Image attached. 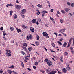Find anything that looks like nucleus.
I'll list each match as a JSON object with an SVG mask.
<instances>
[{
    "instance_id": "3c124183",
    "label": "nucleus",
    "mask_w": 74,
    "mask_h": 74,
    "mask_svg": "<svg viewBox=\"0 0 74 74\" xmlns=\"http://www.w3.org/2000/svg\"><path fill=\"white\" fill-rule=\"evenodd\" d=\"M74 3H72L71 4V7H74Z\"/></svg>"
},
{
    "instance_id": "6ab92c4d",
    "label": "nucleus",
    "mask_w": 74,
    "mask_h": 74,
    "mask_svg": "<svg viewBox=\"0 0 74 74\" xmlns=\"http://www.w3.org/2000/svg\"><path fill=\"white\" fill-rule=\"evenodd\" d=\"M14 19H16V18H17V16L16 14H14L13 15Z\"/></svg>"
},
{
    "instance_id": "8fccbe9b",
    "label": "nucleus",
    "mask_w": 74,
    "mask_h": 74,
    "mask_svg": "<svg viewBox=\"0 0 74 74\" xmlns=\"http://www.w3.org/2000/svg\"><path fill=\"white\" fill-rule=\"evenodd\" d=\"M50 51H51V52H55V51H54L53 50H52L51 49H50Z\"/></svg>"
},
{
    "instance_id": "49530a36",
    "label": "nucleus",
    "mask_w": 74,
    "mask_h": 74,
    "mask_svg": "<svg viewBox=\"0 0 74 74\" xmlns=\"http://www.w3.org/2000/svg\"><path fill=\"white\" fill-rule=\"evenodd\" d=\"M48 59L47 58L46 59H45L44 60V61L45 62H48Z\"/></svg>"
},
{
    "instance_id": "f8f14e48",
    "label": "nucleus",
    "mask_w": 74,
    "mask_h": 74,
    "mask_svg": "<svg viewBox=\"0 0 74 74\" xmlns=\"http://www.w3.org/2000/svg\"><path fill=\"white\" fill-rule=\"evenodd\" d=\"M30 30L32 32H34V29L33 27H30Z\"/></svg>"
},
{
    "instance_id": "f3484780",
    "label": "nucleus",
    "mask_w": 74,
    "mask_h": 74,
    "mask_svg": "<svg viewBox=\"0 0 74 74\" xmlns=\"http://www.w3.org/2000/svg\"><path fill=\"white\" fill-rule=\"evenodd\" d=\"M66 69L67 70H68V71H70V70H71V68L69 66H67L66 67Z\"/></svg>"
},
{
    "instance_id": "0e129e2a",
    "label": "nucleus",
    "mask_w": 74,
    "mask_h": 74,
    "mask_svg": "<svg viewBox=\"0 0 74 74\" xmlns=\"http://www.w3.org/2000/svg\"><path fill=\"white\" fill-rule=\"evenodd\" d=\"M57 13L58 14H59L60 15V14H61L60 13V12L59 11H57Z\"/></svg>"
},
{
    "instance_id": "a878e982",
    "label": "nucleus",
    "mask_w": 74,
    "mask_h": 74,
    "mask_svg": "<svg viewBox=\"0 0 74 74\" xmlns=\"http://www.w3.org/2000/svg\"><path fill=\"white\" fill-rule=\"evenodd\" d=\"M9 68H11V69H14L15 66L14 65H12L10 67H9Z\"/></svg>"
},
{
    "instance_id": "dca6fc26",
    "label": "nucleus",
    "mask_w": 74,
    "mask_h": 74,
    "mask_svg": "<svg viewBox=\"0 0 74 74\" xmlns=\"http://www.w3.org/2000/svg\"><path fill=\"white\" fill-rule=\"evenodd\" d=\"M37 21L36 19H33L32 20L31 22H32V23H36V22Z\"/></svg>"
},
{
    "instance_id": "412c9836",
    "label": "nucleus",
    "mask_w": 74,
    "mask_h": 74,
    "mask_svg": "<svg viewBox=\"0 0 74 74\" xmlns=\"http://www.w3.org/2000/svg\"><path fill=\"white\" fill-rule=\"evenodd\" d=\"M22 48L24 49V50L26 51H27V49L26 48V47H25L24 46H23L22 47Z\"/></svg>"
},
{
    "instance_id": "c756f323",
    "label": "nucleus",
    "mask_w": 74,
    "mask_h": 74,
    "mask_svg": "<svg viewBox=\"0 0 74 74\" xmlns=\"http://www.w3.org/2000/svg\"><path fill=\"white\" fill-rule=\"evenodd\" d=\"M57 43L60 45H62V43H61V42H60V41H59L57 42Z\"/></svg>"
},
{
    "instance_id": "69168bd1",
    "label": "nucleus",
    "mask_w": 74,
    "mask_h": 74,
    "mask_svg": "<svg viewBox=\"0 0 74 74\" xmlns=\"http://www.w3.org/2000/svg\"><path fill=\"white\" fill-rule=\"evenodd\" d=\"M13 12V11H10V15H12V14Z\"/></svg>"
},
{
    "instance_id": "c85d7f7f",
    "label": "nucleus",
    "mask_w": 74,
    "mask_h": 74,
    "mask_svg": "<svg viewBox=\"0 0 74 74\" xmlns=\"http://www.w3.org/2000/svg\"><path fill=\"white\" fill-rule=\"evenodd\" d=\"M23 46H25V47H27V43H25L23 44Z\"/></svg>"
},
{
    "instance_id": "79ce46f5",
    "label": "nucleus",
    "mask_w": 74,
    "mask_h": 74,
    "mask_svg": "<svg viewBox=\"0 0 74 74\" xmlns=\"http://www.w3.org/2000/svg\"><path fill=\"white\" fill-rule=\"evenodd\" d=\"M29 37L30 39H32V35L31 34L29 35Z\"/></svg>"
},
{
    "instance_id": "603ef678",
    "label": "nucleus",
    "mask_w": 74,
    "mask_h": 74,
    "mask_svg": "<svg viewBox=\"0 0 74 74\" xmlns=\"http://www.w3.org/2000/svg\"><path fill=\"white\" fill-rule=\"evenodd\" d=\"M14 42H15V41H14V40H12L11 41V43H14Z\"/></svg>"
},
{
    "instance_id": "338daca9",
    "label": "nucleus",
    "mask_w": 74,
    "mask_h": 74,
    "mask_svg": "<svg viewBox=\"0 0 74 74\" xmlns=\"http://www.w3.org/2000/svg\"><path fill=\"white\" fill-rule=\"evenodd\" d=\"M33 69H35V70H36V67L35 66H33Z\"/></svg>"
},
{
    "instance_id": "2eb2a0df",
    "label": "nucleus",
    "mask_w": 74,
    "mask_h": 74,
    "mask_svg": "<svg viewBox=\"0 0 74 74\" xmlns=\"http://www.w3.org/2000/svg\"><path fill=\"white\" fill-rule=\"evenodd\" d=\"M7 71L9 73V74H11L12 73V71L10 70H7Z\"/></svg>"
},
{
    "instance_id": "6e6d98bb",
    "label": "nucleus",
    "mask_w": 74,
    "mask_h": 74,
    "mask_svg": "<svg viewBox=\"0 0 74 74\" xmlns=\"http://www.w3.org/2000/svg\"><path fill=\"white\" fill-rule=\"evenodd\" d=\"M3 47H4V46H5V43H3Z\"/></svg>"
},
{
    "instance_id": "2f4dec72",
    "label": "nucleus",
    "mask_w": 74,
    "mask_h": 74,
    "mask_svg": "<svg viewBox=\"0 0 74 74\" xmlns=\"http://www.w3.org/2000/svg\"><path fill=\"white\" fill-rule=\"evenodd\" d=\"M63 58L62 57H60V60L62 62H63Z\"/></svg>"
},
{
    "instance_id": "aec40b11",
    "label": "nucleus",
    "mask_w": 74,
    "mask_h": 74,
    "mask_svg": "<svg viewBox=\"0 0 74 74\" xmlns=\"http://www.w3.org/2000/svg\"><path fill=\"white\" fill-rule=\"evenodd\" d=\"M61 12L62 14H66V12L64 10H61Z\"/></svg>"
},
{
    "instance_id": "ea45409f",
    "label": "nucleus",
    "mask_w": 74,
    "mask_h": 74,
    "mask_svg": "<svg viewBox=\"0 0 74 74\" xmlns=\"http://www.w3.org/2000/svg\"><path fill=\"white\" fill-rule=\"evenodd\" d=\"M6 51L7 52H9V53H11V52L10 50H6Z\"/></svg>"
},
{
    "instance_id": "bb28decb",
    "label": "nucleus",
    "mask_w": 74,
    "mask_h": 74,
    "mask_svg": "<svg viewBox=\"0 0 74 74\" xmlns=\"http://www.w3.org/2000/svg\"><path fill=\"white\" fill-rule=\"evenodd\" d=\"M72 40H73V38H71L69 39V43H71V41H72Z\"/></svg>"
},
{
    "instance_id": "13d9d810",
    "label": "nucleus",
    "mask_w": 74,
    "mask_h": 74,
    "mask_svg": "<svg viewBox=\"0 0 74 74\" xmlns=\"http://www.w3.org/2000/svg\"><path fill=\"white\" fill-rule=\"evenodd\" d=\"M27 40H29V36H27Z\"/></svg>"
},
{
    "instance_id": "4c0bfd02",
    "label": "nucleus",
    "mask_w": 74,
    "mask_h": 74,
    "mask_svg": "<svg viewBox=\"0 0 74 74\" xmlns=\"http://www.w3.org/2000/svg\"><path fill=\"white\" fill-rule=\"evenodd\" d=\"M37 38V40H39V38H40V36H38V35H37L36 36Z\"/></svg>"
},
{
    "instance_id": "bf43d9fd",
    "label": "nucleus",
    "mask_w": 74,
    "mask_h": 74,
    "mask_svg": "<svg viewBox=\"0 0 74 74\" xmlns=\"http://www.w3.org/2000/svg\"><path fill=\"white\" fill-rule=\"evenodd\" d=\"M16 2L17 3H18V4H19V1H18V0H16Z\"/></svg>"
},
{
    "instance_id": "cd10ccee",
    "label": "nucleus",
    "mask_w": 74,
    "mask_h": 74,
    "mask_svg": "<svg viewBox=\"0 0 74 74\" xmlns=\"http://www.w3.org/2000/svg\"><path fill=\"white\" fill-rule=\"evenodd\" d=\"M42 18H44V16L45 14V12L44 11H43L42 12Z\"/></svg>"
},
{
    "instance_id": "393cba45",
    "label": "nucleus",
    "mask_w": 74,
    "mask_h": 74,
    "mask_svg": "<svg viewBox=\"0 0 74 74\" xmlns=\"http://www.w3.org/2000/svg\"><path fill=\"white\" fill-rule=\"evenodd\" d=\"M33 48L31 47H29L28 48V50L29 51H32V49Z\"/></svg>"
},
{
    "instance_id": "c9c22d12",
    "label": "nucleus",
    "mask_w": 74,
    "mask_h": 74,
    "mask_svg": "<svg viewBox=\"0 0 74 74\" xmlns=\"http://www.w3.org/2000/svg\"><path fill=\"white\" fill-rule=\"evenodd\" d=\"M35 44H36V45H37V46H38V45H39V43L38 42H35Z\"/></svg>"
},
{
    "instance_id": "f704fd0d",
    "label": "nucleus",
    "mask_w": 74,
    "mask_h": 74,
    "mask_svg": "<svg viewBox=\"0 0 74 74\" xmlns=\"http://www.w3.org/2000/svg\"><path fill=\"white\" fill-rule=\"evenodd\" d=\"M8 5L9 6H10V7H13V5L11 3L8 4Z\"/></svg>"
},
{
    "instance_id": "ddd939ff",
    "label": "nucleus",
    "mask_w": 74,
    "mask_h": 74,
    "mask_svg": "<svg viewBox=\"0 0 74 74\" xmlns=\"http://www.w3.org/2000/svg\"><path fill=\"white\" fill-rule=\"evenodd\" d=\"M22 12L23 13V14H25L26 12V10L25 9H24L21 10Z\"/></svg>"
},
{
    "instance_id": "774afa93",
    "label": "nucleus",
    "mask_w": 74,
    "mask_h": 74,
    "mask_svg": "<svg viewBox=\"0 0 74 74\" xmlns=\"http://www.w3.org/2000/svg\"><path fill=\"white\" fill-rule=\"evenodd\" d=\"M59 41H63V38L60 39Z\"/></svg>"
},
{
    "instance_id": "58836bf2",
    "label": "nucleus",
    "mask_w": 74,
    "mask_h": 74,
    "mask_svg": "<svg viewBox=\"0 0 74 74\" xmlns=\"http://www.w3.org/2000/svg\"><path fill=\"white\" fill-rule=\"evenodd\" d=\"M71 44V43L69 42V43L68 44V45L67 47V48H69V47H70V46Z\"/></svg>"
},
{
    "instance_id": "473e14b6",
    "label": "nucleus",
    "mask_w": 74,
    "mask_h": 74,
    "mask_svg": "<svg viewBox=\"0 0 74 74\" xmlns=\"http://www.w3.org/2000/svg\"><path fill=\"white\" fill-rule=\"evenodd\" d=\"M36 59V58L34 57H33L32 58V60L33 61V60H35Z\"/></svg>"
},
{
    "instance_id": "b1692460",
    "label": "nucleus",
    "mask_w": 74,
    "mask_h": 74,
    "mask_svg": "<svg viewBox=\"0 0 74 74\" xmlns=\"http://www.w3.org/2000/svg\"><path fill=\"white\" fill-rule=\"evenodd\" d=\"M10 29L11 31H13V30H14V28H13L11 27H10Z\"/></svg>"
},
{
    "instance_id": "09e8293b",
    "label": "nucleus",
    "mask_w": 74,
    "mask_h": 74,
    "mask_svg": "<svg viewBox=\"0 0 74 74\" xmlns=\"http://www.w3.org/2000/svg\"><path fill=\"white\" fill-rule=\"evenodd\" d=\"M53 11H54V10L53 9H51V10L50 11L51 12H53Z\"/></svg>"
},
{
    "instance_id": "a211bd4d",
    "label": "nucleus",
    "mask_w": 74,
    "mask_h": 74,
    "mask_svg": "<svg viewBox=\"0 0 74 74\" xmlns=\"http://www.w3.org/2000/svg\"><path fill=\"white\" fill-rule=\"evenodd\" d=\"M36 11L38 12L36 13V14H37L38 15H40V11H39V10H38V9H37L36 10Z\"/></svg>"
},
{
    "instance_id": "052dcab7",
    "label": "nucleus",
    "mask_w": 74,
    "mask_h": 74,
    "mask_svg": "<svg viewBox=\"0 0 74 74\" xmlns=\"http://www.w3.org/2000/svg\"><path fill=\"white\" fill-rule=\"evenodd\" d=\"M38 21L40 22H41V19L40 18L38 19Z\"/></svg>"
},
{
    "instance_id": "39448f33",
    "label": "nucleus",
    "mask_w": 74,
    "mask_h": 74,
    "mask_svg": "<svg viewBox=\"0 0 74 74\" xmlns=\"http://www.w3.org/2000/svg\"><path fill=\"white\" fill-rule=\"evenodd\" d=\"M47 64L48 65V66H51V65H52V61H49L48 60V62L47 63Z\"/></svg>"
},
{
    "instance_id": "1a4fd4ad",
    "label": "nucleus",
    "mask_w": 74,
    "mask_h": 74,
    "mask_svg": "<svg viewBox=\"0 0 74 74\" xmlns=\"http://www.w3.org/2000/svg\"><path fill=\"white\" fill-rule=\"evenodd\" d=\"M64 10L66 12H68V11H70V9H69L67 8H65Z\"/></svg>"
},
{
    "instance_id": "de8ad7c7",
    "label": "nucleus",
    "mask_w": 74,
    "mask_h": 74,
    "mask_svg": "<svg viewBox=\"0 0 74 74\" xmlns=\"http://www.w3.org/2000/svg\"><path fill=\"white\" fill-rule=\"evenodd\" d=\"M21 66H22V67H24V64L22 62H21Z\"/></svg>"
},
{
    "instance_id": "423d86ee",
    "label": "nucleus",
    "mask_w": 74,
    "mask_h": 74,
    "mask_svg": "<svg viewBox=\"0 0 74 74\" xmlns=\"http://www.w3.org/2000/svg\"><path fill=\"white\" fill-rule=\"evenodd\" d=\"M62 71L63 72V73H66L67 72V69L65 68H64L62 69Z\"/></svg>"
},
{
    "instance_id": "4468645a",
    "label": "nucleus",
    "mask_w": 74,
    "mask_h": 74,
    "mask_svg": "<svg viewBox=\"0 0 74 74\" xmlns=\"http://www.w3.org/2000/svg\"><path fill=\"white\" fill-rule=\"evenodd\" d=\"M16 29L17 30V32H18V33H20V32H22L21 30L18 29V28H16Z\"/></svg>"
},
{
    "instance_id": "c03bdc74",
    "label": "nucleus",
    "mask_w": 74,
    "mask_h": 74,
    "mask_svg": "<svg viewBox=\"0 0 74 74\" xmlns=\"http://www.w3.org/2000/svg\"><path fill=\"white\" fill-rule=\"evenodd\" d=\"M60 22H61V23H63V22H64L63 20V19H61L60 20Z\"/></svg>"
},
{
    "instance_id": "37998d69",
    "label": "nucleus",
    "mask_w": 74,
    "mask_h": 74,
    "mask_svg": "<svg viewBox=\"0 0 74 74\" xmlns=\"http://www.w3.org/2000/svg\"><path fill=\"white\" fill-rule=\"evenodd\" d=\"M22 27L23 28V29H25V28H26V26H25V25H23L22 26Z\"/></svg>"
},
{
    "instance_id": "7ed1b4c3",
    "label": "nucleus",
    "mask_w": 74,
    "mask_h": 74,
    "mask_svg": "<svg viewBox=\"0 0 74 74\" xmlns=\"http://www.w3.org/2000/svg\"><path fill=\"white\" fill-rule=\"evenodd\" d=\"M25 59L26 60H29V59H30V57L29 56L27 55H25Z\"/></svg>"
},
{
    "instance_id": "f03ea898",
    "label": "nucleus",
    "mask_w": 74,
    "mask_h": 74,
    "mask_svg": "<svg viewBox=\"0 0 74 74\" xmlns=\"http://www.w3.org/2000/svg\"><path fill=\"white\" fill-rule=\"evenodd\" d=\"M51 69L49 68H48V69H46V72H47L48 74H49V73H50L51 71Z\"/></svg>"
},
{
    "instance_id": "9b49d317",
    "label": "nucleus",
    "mask_w": 74,
    "mask_h": 74,
    "mask_svg": "<svg viewBox=\"0 0 74 74\" xmlns=\"http://www.w3.org/2000/svg\"><path fill=\"white\" fill-rule=\"evenodd\" d=\"M64 31H65V30H64V29H63L61 30H60L59 31V32H60V33H63V32H64Z\"/></svg>"
},
{
    "instance_id": "20e7f679",
    "label": "nucleus",
    "mask_w": 74,
    "mask_h": 74,
    "mask_svg": "<svg viewBox=\"0 0 74 74\" xmlns=\"http://www.w3.org/2000/svg\"><path fill=\"white\" fill-rule=\"evenodd\" d=\"M15 7L16 9H18V10H19L20 8H21V6L18 5L16 4L15 5Z\"/></svg>"
},
{
    "instance_id": "a18cd8bd",
    "label": "nucleus",
    "mask_w": 74,
    "mask_h": 74,
    "mask_svg": "<svg viewBox=\"0 0 74 74\" xmlns=\"http://www.w3.org/2000/svg\"><path fill=\"white\" fill-rule=\"evenodd\" d=\"M40 72H41V73H44L45 72V71L44 70H41Z\"/></svg>"
},
{
    "instance_id": "72a5a7b5",
    "label": "nucleus",
    "mask_w": 74,
    "mask_h": 74,
    "mask_svg": "<svg viewBox=\"0 0 74 74\" xmlns=\"http://www.w3.org/2000/svg\"><path fill=\"white\" fill-rule=\"evenodd\" d=\"M34 64L35 66H37V65H38V62H37V61H36L34 63Z\"/></svg>"
},
{
    "instance_id": "e433bc0d",
    "label": "nucleus",
    "mask_w": 74,
    "mask_h": 74,
    "mask_svg": "<svg viewBox=\"0 0 74 74\" xmlns=\"http://www.w3.org/2000/svg\"><path fill=\"white\" fill-rule=\"evenodd\" d=\"M51 45L52 46H53V47H55V44H54V43H52Z\"/></svg>"
},
{
    "instance_id": "7c9ffc66",
    "label": "nucleus",
    "mask_w": 74,
    "mask_h": 74,
    "mask_svg": "<svg viewBox=\"0 0 74 74\" xmlns=\"http://www.w3.org/2000/svg\"><path fill=\"white\" fill-rule=\"evenodd\" d=\"M67 4L69 6H70L71 5V3L69 2H67Z\"/></svg>"
},
{
    "instance_id": "680f3d73",
    "label": "nucleus",
    "mask_w": 74,
    "mask_h": 74,
    "mask_svg": "<svg viewBox=\"0 0 74 74\" xmlns=\"http://www.w3.org/2000/svg\"><path fill=\"white\" fill-rule=\"evenodd\" d=\"M21 53H22V54H23V55H25V52H23V51H21Z\"/></svg>"
},
{
    "instance_id": "0eeeda50",
    "label": "nucleus",
    "mask_w": 74,
    "mask_h": 74,
    "mask_svg": "<svg viewBox=\"0 0 74 74\" xmlns=\"http://www.w3.org/2000/svg\"><path fill=\"white\" fill-rule=\"evenodd\" d=\"M6 56H8V57H9L11 56V53H9L8 52H7L6 53Z\"/></svg>"
},
{
    "instance_id": "f257e3e1",
    "label": "nucleus",
    "mask_w": 74,
    "mask_h": 74,
    "mask_svg": "<svg viewBox=\"0 0 74 74\" xmlns=\"http://www.w3.org/2000/svg\"><path fill=\"white\" fill-rule=\"evenodd\" d=\"M42 34L44 36L46 37L47 38H49V36H48V34L46 32H44L42 33Z\"/></svg>"
},
{
    "instance_id": "a19ab883",
    "label": "nucleus",
    "mask_w": 74,
    "mask_h": 74,
    "mask_svg": "<svg viewBox=\"0 0 74 74\" xmlns=\"http://www.w3.org/2000/svg\"><path fill=\"white\" fill-rule=\"evenodd\" d=\"M64 53L66 56H67V55H68V53L67 52H65V53Z\"/></svg>"
},
{
    "instance_id": "4be33fe9",
    "label": "nucleus",
    "mask_w": 74,
    "mask_h": 74,
    "mask_svg": "<svg viewBox=\"0 0 74 74\" xmlns=\"http://www.w3.org/2000/svg\"><path fill=\"white\" fill-rule=\"evenodd\" d=\"M37 7H40V8H42V6L39 4L37 5Z\"/></svg>"
},
{
    "instance_id": "5701e85b",
    "label": "nucleus",
    "mask_w": 74,
    "mask_h": 74,
    "mask_svg": "<svg viewBox=\"0 0 74 74\" xmlns=\"http://www.w3.org/2000/svg\"><path fill=\"white\" fill-rule=\"evenodd\" d=\"M66 45H67V43L66 42H64L63 44V47H66Z\"/></svg>"
},
{
    "instance_id": "4d7b16f0",
    "label": "nucleus",
    "mask_w": 74,
    "mask_h": 74,
    "mask_svg": "<svg viewBox=\"0 0 74 74\" xmlns=\"http://www.w3.org/2000/svg\"><path fill=\"white\" fill-rule=\"evenodd\" d=\"M0 30L1 31L3 30V27H1Z\"/></svg>"
},
{
    "instance_id": "864d4df0",
    "label": "nucleus",
    "mask_w": 74,
    "mask_h": 74,
    "mask_svg": "<svg viewBox=\"0 0 74 74\" xmlns=\"http://www.w3.org/2000/svg\"><path fill=\"white\" fill-rule=\"evenodd\" d=\"M50 19H51V21H54V19L52 18V17H50Z\"/></svg>"
},
{
    "instance_id": "e2e57ef3",
    "label": "nucleus",
    "mask_w": 74,
    "mask_h": 74,
    "mask_svg": "<svg viewBox=\"0 0 74 74\" xmlns=\"http://www.w3.org/2000/svg\"><path fill=\"white\" fill-rule=\"evenodd\" d=\"M45 26H47V27H48V24L47 23L45 24Z\"/></svg>"
},
{
    "instance_id": "6e6552de",
    "label": "nucleus",
    "mask_w": 74,
    "mask_h": 74,
    "mask_svg": "<svg viewBox=\"0 0 74 74\" xmlns=\"http://www.w3.org/2000/svg\"><path fill=\"white\" fill-rule=\"evenodd\" d=\"M56 73V71H50V73H49V74H55Z\"/></svg>"
},
{
    "instance_id": "9d476101",
    "label": "nucleus",
    "mask_w": 74,
    "mask_h": 74,
    "mask_svg": "<svg viewBox=\"0 0 74 74\" xmlns=\"http://www.w3.org/2000/svg\"><path fill=\"white\" fill-rule=\"evenodd\" d=\"M70 50L72 53H74V50L72 47H70Z\"/></svg>"
},
{
    "instance_id": "5fc2aeb1",
    "label": "nucleus",
    "mask_w": 74,
    "mask_h": 74,
    "mask_svg": "<svg viewBox=\"0 0 74 74\" xmlns=\"http://www.w3.org/2000/svg\"><path fill=\"white\" fill-rule=\"evenodd\" d=\"M62 34L63 36H64L65 37H66V36H67V35H66V34H64V33H62Z\"/></svg>"
}]
</instances>
